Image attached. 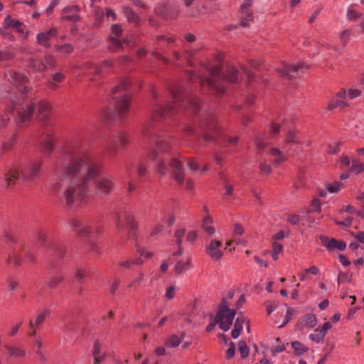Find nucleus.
Listing matches in <instances>:
<instances>
[{"label":"nucleus","mask_w":364,"mask_h":364,"mask_svg":"<svg viewBox=\"0 0 364 364\" xmlns=\"http://www.w3.org/2000/svg\"><path fill=\"white\" fill-rule=\"evenodd\" d=\"M123 13L129 22H133L136 26H139L140 18L131 8L124 7Z\"/></svg>","instance_id":"obj_23"},{"label":"nucleus","mask_w":364,"mask_h":364,"mask_svg":"<svg viewBox=\"0 0 364 364\" xmlns=\"http://www.w3.org/2000/svg\"><path fill=\"white\" fill-rule=\"evenodd\" d=\"M222 244L217 240H213L205 247L206 254L213 259L218 260L223 256V251L220 250Z\"/></svg>","instance_id":"obj_15"},{"label":"nucleus","mask_w":364,"mask_h":364,"mask_svg":"<svg viewBox=\"0 0 364 364\" xmlns=\"http://www.w3.org/2000/svg\"><path fill=\"white\" fill-rule=\"evenodd\" d=\"M30 67L34 71L42 72L45 70L46 65L44 63L38 59H31L30 63Z\"/></svg>","instance_id":"obj_35"},{"label":"nucleus","mask_w":364,"mask_h":364,"mask_svg":"<svg viewBox=\"0 0 364 364\" xmlns=\"http://www.w3.org/2000/svg\"><path fill=\"white\" fill-rule=\"evenodd\" d=\"M143 261L140 259H138L136 261L134 260H127V261H122L119 263V264L121 267H123L124 268H129L131 264H142Z\"/></svg>","instance_id":"obj_51"},{"label":"nucleus","mask_w":364,"mask_h":364,"mask_svg":"<svg viewBox=\"0 0 364 364\" xmlns=\"http://www.w3.org/2000/svg\"><path fill=\"white\" fill-rule=\"evenodd\" d=\"M14 107H10L6 109L3 114L0 115V132L6 127L8 122L10 119L11 113L14 111Z\"/></svg>","instance_id":"obj_32"},{"label":"nucleus","mask_w":364,"mask_h":364,"mask_svg":"<svg viewBox=\"0 0 364 364\" xmlns=\"http://www.w3.org/2000/svg\"><path fill=\"white\" fill-rule=\"evenodd\" d=\"M49 312L48 310H43L41 314H37L34 321V323L36 326H41L46 320V317L48 316Z\"/></svg>","instance_id":"obj_43"},{"label":"nucleus","mask_w":364,"mask_h":364,"mask_svg":"<svg viewBox=\"0 0 364 364\" xmlns=\"http://www.w3.org/2000/svg\"><path fill=\"white\" fill-rule=\"evenodd\" d=\"M287 220L291 225H296L300 220V217L296 214H289L287 215Z\"/></svg>","instance_id":"obj_52"},{"label":"nucleus","mask_w":364,"mask_h":364,"mask_svg":"<svg viewBox=\"0 0 364 364\" xmlns=\"http://www.w3.org/2000/svg\"><path fill=\"white\" fill-rule=\"evenodd\" d=\"M183 337H184V334H183L181 338H178L176 335H172L166 341V346L167 347H176L181 343Z\"/></svg>","instance_id":"obj_34"},{"label":"nucleus","mask_w":364,"mask_h":364,"mask_svg":"<svg viewBox=\"0 0 364 364\" xmlns=\"http://www.w3.org/2000/svg\"><path fill=\"white\" fill-rule=\"evenodd\" d=\"M4 240L8 245L17 244L16 237V235L9 231H5L4 233Z\"/></svg>","instance_id":"obj_38"},{"label":"nucleus","mask_w":364,"mask_h":364,"mask_svg":"<svg viewBox=\"0 0 364 364\" xmlns=\"http://www.w3.org/2000/svg\"><path fill=\"white\" fill-rule=\"evenodd\" d=\"M192 268V265L191 263V258H187L186 262H183L182 260L178 261L175 265L174 269L175 272L177 274H183L184 272H186L188 269H190Z\"/></svg>","instance_id":"obj_26"},{"label":"nucleus","mask_w":364,"mask_h":364,"mask_svg":"<svg viewBox=\"0 0 364 364\" xmlns=\"http://www.w3.org/2000/svg\"><path fill=\"white\" fill-rule=\"evenodd\" d=\"M200 129L205 131L203 134V141L204 143L212 141L216 138L218 134L216 127L215 119L213 114H205L203 117V122L200 123ZM205 146V144H201Z\"/></svg>","instance_id":"obj_10"},{"label":"nucleus","mask_w":364,"mask_h":364,"mask_svg":"<svg viewBox=\"0 0 364 364\" xmlns=\"http://www.w3.org/2000/svg\"><path fill=\"white\" fill-rule=\"evenodd\" d=\"M171 92V100L166 101L159 95L156 90L151 89V117L143 125L141 132L145 139L150 140L153 146L148 154V157L152 161H158L157 173L161 175L165 174L168 163L172 170L174 180L182 185L184 183L183 164L178 156L171 157L170 137L164 132L159 131L156 122L168 117L176 105L184 107L193 112L198 110L199 105L198 98L182 87L172 89Z\"/></svg>","instance_id":"obj_2"},{"label":"nucleus","mask_w":364,"mask_h":364,"mask_svg":"<svg viewBox=\"0 0 364 364\" xmlns=\"http://www.w3.org/2000/svg\"><path fill=\"white\" fill-rule=\"evenodd\" d=\"M279 306V302L276 301H269L266 303V308L268 314L274 311Z\"/></svg>","instance_id":"obj_50"},{"label":"nucleus","mask_w":364,"mask_h":364,"mask_svg":"<svg viewBox=\"0 0 364 364\" xmlns=\"http://www.w3.org/2000/svg\"><path fill=\"white\" fill-rule=\"evenodd\" d=\"M115 223L117 228L121 231L124 228V223L127 226V236L130 240H136V223L134 215L127 210H122L116 213Z\"/></svg>","instance_id":"obj_7"},{"label":"nucleus","mask_w":364,"mask_h":364,"mask_svg":"<svg viewBox=\"0 0 364 364\" xmlns=\"http://www.w3.org/2000/svg\"><path fill=\"white\" fill-rule=\"evenodd\" d=\"M316 317L314 314H307L300 321L301 325L307 328H313L316 326Z\"/></svg>","instance_id":"obj_27"},{"label":"nucleus","mask_w":364,"mask_h":364,"mask_svg":"<svg viewBox=\"0 0 364 364\" xmlns=\"http://www.w3.org/2000/svg\"><path fill=\"white\" fill-rule=\"evenodd\" d=\"M16 143L15 136H12L8 140L4 141L1 143V149L2 154L6 153L9 151L12 146Z\"/></svg>","instance_id":"obj_37"},{"label":"nucleus","mask_w":364,"mask_h":364,"mask_svg":"<svg viewBox=\"0 0 364 364\" xmlns=\"http://www.w3.org/2000/svg\"><path fill=\"white\" fill-rule=\"evenodd\" d=\"M130 82L127 79H122L120 83L114 86L111 91V97L114 101L116 112L109 109L104 112L105 117L107 119H114L117 116L123 117L124 114L128 111L130 103V96L127 93Z\"/></svg>","instance_id":"obj_4"},{"label":"nucleus","mask_w":364,"mask_h":364,"mask_svg":"<svg viewBox=\"0 0 364 364\" xmlns=\"http://www.w3.org/2000/svg\"><path fill=\"white\" fill-rule=\"evenodd\" d=\"M360 94H361V92L359 90H356V89H350L348 91V96L350 99L355 98V97L360 96Z\"/></svg>","instance_id":"obj_64"},{"label":"nucleus","mask_w":364,"mask_h":364,"mask_svg":"<svg viewBox=\"0 0 364 364\" xmlns=\"http://www.w3.org/2000/svg\"><path fill=\"white\" fill-rule=\"evenodd\" d=\"M243 323H245V319L237 317L234 324V328L241 332L243 328Z\"/></svg>","instance_id":"obj_56"},{"label":"nucleus","mask_w":364,"mask_h":364,"mask_svg":"<svg viewBox=\"0 0 364 364\" xmlns=\"http://www.w3.org/2000/svg\"><path fill=\"white\" fill-rule=\"evenodd\" d=\"M320 240L324 247L328 250H333L335 249L339 250H344L346 247V244L343 241L337 240L334 238L329 239L324 235L320 236Z\"/></svg>","instance_id":"obj_17"},{"label":"nucleus","mask_w":364,"mask_h":364,"mask_svg":"<svg viewBox=\"0 0 364 364\" xmlns=\"http://www.w3.org/2000/svg\"><path fill=\"white\" fill-rule=\"evenodd\" d=\"M4 24L5 28L12 27L16 28L18 33H23V29L21 28L22 23L18 20L12 19L10 16L4 19Z\"/></svg>","instance_id":"obj_25"},{"label":"nucleus","mask_w":364,"mask_h":364,"mask_svg":"<svg viewBox=\"0 0 364 364\" xmlns=\"http://www.w3.org/2000/svg\"><path fill=\"white\" fill-rule=\"evenodd\" d=\"M4 348L9 351V358H22L26 355V350L21 347L5 345Z\"/></svg>","instance_id":"obj_21"},{"label":"nucleus","mask_w":364,"mask_h":364,"mask_svg":"<svg viewBox=\"0 0 364 364\" xmlns=\"http://www.w3.org/2000/svg\"><path fill=\"white\" fill-rule=\"evenodd\" d=\"M111 31H112V33L114 35V37H112V40L113 41H116V43L117 44V46H122L121 44L119 43L118 41L117 40V38L119 37L122 32L121 26L119 24H113L111 26Z\"/></svg>","instance_id":"obj_42"},{"label":"nucleus","mask_w":364,"mask_h":364,"mask_svg":"<svg viewBox=\"0 0 364 364\" xmlns=\"http://www.w3.org/2000/svg\"><path fill=\"white\" fill-rule=\"evenodd\" d=\"M308 68L309 65L304 63H299L294 65L282 63L277 68V72L283 77L291 79L299 76L302 70H307Z\"/></svg>","instance_id":"obj_12"},{"label":"nucleus","mask_w":364,"mask_h":364,"mask_svg":"<svg viewBox=\"0 0 364 364\" xmlns=\"http://www.w3.org/2000/svg\"><path fill=\"white\" fill-rule=\"evenodd\" d=\"M33 350L41 362H45L47 356L43 351V341L41 337L33 339Z\"/></svg>","instance_id":"obj_18"},{"label":"nucleus","mask_w":364,"mask_h":364,"mask_svg":"<svg viewBox=\"0 0 364 364\" xmlns=\"http://www.w3.org/2000/svg\"><path fill=\"white\" fill-rule=\"evenodd\" d=\"M65 79V75L61 72H56L50 75V79L47 82L48 87L51 90H55L59 88L60 84Z\"/></svg>","instance_id":"obj_19"},{"label":"nucleus","mask_w":364,"mask_h":364,"mask_svg":"<svg viewBox=\"0 0 364 364\" xmlns=\"http://www.w3.org/2000/svg\"><path fill=\"white\" fill-rule=\"evenodd\" d=\"M203 7L208 9L210 12L219 10V5L214 0H205L203 2Z\"/></svg>","instance_id":"obj_44"},{"label":"nucleus","mask_w":364,"mask_h":364,"mask_svg":"<svg viewBox=\"0 0 364 364\" xmlns=\"http://www.w3.org/2000/svg\"><path fill=\"white\" fill-rule=\"evenodd\" d=\"M94 16H95V22L93 26L95 27H99L101 22L103 20L105 14L102 8L100 6H96L94 9Z\"/></svg>","instance_id":"obj_31"},{"label":"nucleus","mask_w":364,"mask_h":364,"mask_svg":"<svg viewBox=\"0 0 364 364\" xmlns=\"http://www.w3.org/2000/svg\"><path fill=\"white\" fill-rule=\"evenodd\" d=\"M5 77L11 83L14 85L18 90L28 97L32 98V90L26 86L28 77L23 73L10 70L5 73Z\"/></svg>","instance_id":"obj_9"},{"label":"nucleus","mask_w":364,"mask_h":364,"mask_svg":"<svg viewBox=\"0 0 364 364\" xmlns=\"http://www.w3.org/2000/svg\"><path fill=\"white\" fill-rule=\"evenodd\" d=\"M269 154L274 157L273 163L275 164L282 163L287 160L285 154L277 147L270 149Z\"/></svg>","instance_id":"obj_24"},{"label":"nucleus","mask_w":364,"mask_h":364,"mask_svg":"<svg viewBox=\"0 0 364 364\" xmlns=\"http://www.w3.org/2000/svg\"><path fill=\"white\" fill-rule=\"evenodd\" d=\"M56 32V28H52L46 32L39 33L36 36L37 43L41 45L46 43L50 39L55 37Z\"/></svg>","instance_id":"obj_22"},{"label":"nucleus","mask_w":364,"mask_h":364,"mask_svg":"<svg viewBox=\"0 0 364 364\" xmlns=\"http://www.w3.org/2000/svg\"><path fill=\"white\" fill-rule=\"evenodd\" d=\"M28 327H29V329H30V331L28 333V336L30 337V338H33V339H34L35 338H38L37 337V328L38 326H36L34 323V321L33 320H31L28 323Z\"/></svg>","instance_id":"obj_47"},{"label":"nucleus","mask_w":364,"mask_h":364,"mask_svg":"<svg viewBox=\"0 0 364 364\" xmlns=\"http://www.w3.org/2000/svg\"><path fill=\"white\" fill-rule=\"evenodd\" d=\"M235 314L234 310L228 307V304L224 299L218 306L216 314V322H218L220 328L228 331L232 323Z\"/></svg>","instance_id":"obj_8"},{"label":"nucleus","mask_w":364,"mask_h":364,"mask_svg":"<svg viewBox=\"0 0 364 364\" xmlns=\"http://www.w3.org/2000/svg\"><path fill=\"white\" fill-rule=\"evenodd\" d=\"M348 106V104L345 102L341 99H333L328 104V109H333L336 108H343Z\"/></svg>","instance_id":"obj_36"},{"label":"nucleus","mask_w":364,"mask_h":364,"mask_svg":"<svg viewBox=\"0 0 364 364\" xmlns=\"http://www.w3.org/2000/svg\"><path fill=\"white\" fill-rule=\"evenodd\" d=\"M187 166L189 169L192 171H196L199 170V166L196 163L193 159H189L187 161Z\"/></svg>","instance_id":"obj_58"},{"label":"nucleus","mask_w":364,"mask_h":364,"mask_svg":"<svg viewBox=\"0 0 364 364\" xmlns=\"http://www.w3.org/2000/svg\"><path fill=\"white\" fill-rule=\"evenodd\" d=\"M101 173L100 163L82 149L78 140L73 139L62 151L50 187L53 193H62L68 206L75 200H84L92 183L97 194L107 196L114 188V183L108 176H101Z\"/></svg>","instance_id":"obj_1"},{"label":"nucleus","mask_w":364,"mask_h":364,"mask_svg":"<svg viewBox=\"0 0 364 364\" xmlns=\"http://www.w3.org/2000/svg\"><path fill=\"white\" fill-rule=\"evenodd\" d=\"M57 140L55 134L50 131H46L42 134L43 149L47 154H50L55 146V142Z\"/></svg>","instance_id":"obj_16"},{"label":"nucleus","mask_w":364,"mask_h":364,"mask_svg":"<svg viewBox=\"0 0 364 364\" xmlns=\"http://www.w3.org/2000/svg\"><path fill=\"white\" fill-rule=\"evenodd\" d=\"M156 43L159 44H171L175 43V40L173 37H166L164 36H157L156 37Z\"/></svg>","instance_id":"obj_46"},{"label":"nucleus","mask_w":364,"mask_h":364,"mask_svg":"<svg viewBox=\"0 0 364 364\" xmlns=\"http://www.w3.org/2000/svg\"><path fill=\"white\" fill-rule=\"evenodd\" d=\"M213 223V219L210 216H206L203 221L202 228L208 235H213L215 233V228L211 225Z\"/></svg>","instance_id":"obj_30"},{"label":"nucleus","mask_w":364,"mask_h":364,"mask_svg":"<svg viewBox=\"0 0 364 364\" xmlns=\"http://www.w3.org/2000/svg\"><path fill=\"white\" fill-rule=\"evenodd\" d=\"M50 109V103L45 100L38 101L36 104L29 103L17 109L18 118L21 123H26L31 119L36 109V116L46 124L48 119Z\"/></svg>","instance_id":"obj_6"},{"label":"nucleus","mask_w":364,"mask_h":364,"mask_svg":"<svg viewBox=\"0 0 364 364\" xmlns=\"http://www.w3.org/2000/svg\"><path fill=\"white\" fill-rule=\"evenodd\" d=\"M223 59V54H218L215 57V65L208 63L203 65L204 69L208 72L209 77H206L200 70L198 72L191 70L188 73L189 80L191 81L198 80L201 86L205 84L217 94H223L225 90V82H235L242 75V73L233 67L228 68L225 74L221 73L219 63L222 62Z\"/></svg>","instance_id":"obj_3"},{"label":"nucleus","mask_w":364,"mask_h":364,"mask_svg":"<svg viewBox=\"0 0 364 364\" xmlns=\"http://www.w3.org/2000/svg\"><path fill=\"white\" fill-rule=\"evenodd\" d=\"M128 141L122 133L111 134L105 141V148L112 155H115L120 147L124 146Z\"/></svg>","instance_id":"obj_13"},{"label":"nucleus","mask_w":364,"mask_h":364,"mask_svg":"<svg viewBox=\"0 0 364 364\" xmlns=\"http://www.w3.org/2000/svg\"><path fill=\"white\" fill-rule=\"evenodd\" d=\"M63 21H78L80 20V16L77 14H68L65 15L62 17Z\"/></svg>","instance_id":"obj_60"},{"label":"nucleus","mask_w":364,"mask_h":364,"mask_svg":"<svg viewBox=\"0 0 364 364\" xmlns=\"http://www.w3.org/2000/svg\"><path fill=\"white\" fill-rule=\"evenodd\" d=\"M120 284V279L118 278H115L110 284L111 287L109 292L111 294H114L116 289L118 288L119 285Z\"/></svg>","instance_id":"obj_62"},{"label":"nucleus","mask_w":364,"mask_h":364,"mask_svg":"<svg viewBox=\"0 0 364 364\" xmlns=\"http://www.w3.org/2000/svg\"><path fill=\"white\" fill-rule=\"evenodd\" d=\"M341 144L338 142L334 143L333 144H330L328 146V152L336 154L339 151V147Z\"/></svg>","instance_id":"obj_57"},{"label":"nucleus","mask_w":364,"mask_h":364,"mask_svg":"<svg viewBox=\"0 0 364 364\" xmlns=\"http://www.w3.org/2000/svg\"><path fill=\"white\" fill-rule=\"evenodd\" d=\"M309 338L316 343L323 342V339L318 333V328L315 329L314 333L309 335Z\"/></svg>","instance_id":"obj_55"},{"label":"nucleus","mask_w":364,"mask_h":364,"mask_svg":"<svg viewBox=\"0 0 364 364\" xmlns=\"http://www.w3.org/2000/svg\"><path fill=\"white\" fill-rule=\"evenodd\" d=\"M235 355V346L232 342L230 343V347L226 350V357L228 359L232 358Z\"/></svg>","instance_id":"obj_63"},{"label":"nucleus","mask_w":364,"mask_h":364,"mask_svg":"<svg viewBox=\"0 0 364 364\" xmlns=\"http://www.w3.org/2000/svg\"><path fill=\"white\" fill-rule=\"evenodd\" d=\"M77 232L80 235L89 236L92 233L93 230L90 226L83 225L80 229L77 230Z\"/></svg>","instance_id":"obj_48"},{"label":"nucleus","mask_w":364,"mask_h":364,"mask_svg":"<svg viewBox=\"0 0 364 364\" xmlns=\"http://www.w3.org/2000/svg\"><path fill=\"white\" fill-rule=\"evenodd\" d=\"M63 279L64 277L62 275L53 276L49 281H48L47 287L50 289L55 288L57 285L60 284Z\"/></svg>","instance_id":"obj_41"},{"label":"nucleus","mask_w":364,"mask_h":364,"mask_svg":"<svg viewBox=\"0 0 364 364\" xmlns=\"http://www.w3.org/2000/svg\"><path fill=\"white\" fill-rule=\"evenodd\" d=\"M79 68L83 71V72H85V71H89L88 72V75L90 74H92V73H96V74H98V73H101V68L97 66V65H93L90 63H85L83 64H82ZM84 74H85V73H84Z\"/></svg>","instance_id":"obj_29"},{"label":"nucleus","mask_w":364,"mask_h":364,"mask_svg":"<svg viewBox=\"0 0 364 364\" xmlns=\"http://www.w3.org/2000/svg\"><path fill=\"white\" fill-rule=\"evenodd\" d=\"M347 16L349 20L354 21L361 16V14L355 10H348L347 12Z\"/></svg>","instance_id":"obj_54"},{"label":"nucleus","mask_w":364,"mask_h":364,"mask_svg":"<svg viewBox=\"0 0 364 364\" xmlns=\"http://www.w3.org/2000/svg\"><path fill=\"white\" fill-rule=\"evenodd\" d=\"M42 161L36 160L26 165H18L9 170L4 177L6 188H10L16 181L21 179L26 182L33 181L39 174Z\"/></svg>","instance_id":"obj_5"},{"label":"nucleus","mask_w":364,"mask_h":364,"mask_svg":"<svg viewBox=\"0 0 364 364\" xmlns=\"http://www.w3.org/2000/svg\"><path fill=\"white\" fill-rule=\"evenodd\" d=\"M252 6V0H245L239 11L240 25L242 27L250 26V22L253 21V13L251 10Z\"/></svg>","instance_id":"obj_14"},{"label":"nucleus","mask_w":364,"mask_h":364,"mask_svg":"<svg viewBox=\"0 0 364 364\" xmlns=\"http://www.w3.org/2000/svg\"><path fill=\"white\" fill-rule=\"evenodd\" d=\"M86 273H87V270L85 268L79 267L75 271V277L77 279L80 280L85 277Z\"/></svg>","instance_id":"obj_53"},{"label":"nucleus","mask_w":364,"mask_h":364,"mask_svg":"<svg viewBox=\"0 0 364 364\" xmlns=\"http://www.w3.org/2000/svg\"><path fill=\"white\" fill-rule=\"evenodd\" d=\"M239 351L240 353L241 357L243 358H246L249 355V348L243 342L240 343Z\"/></svg>","instance_id":"obj_49"},{"label":"nucleus","mask_w":364,"mask_h":364,"mask_svg":"<svg viewBox=\"0 0 364 364\" xmlns=\"http://www.w3.org/2000/svg\"><path fill=\"white\" fill-rule=\"evenodd\" d=\"M60 0H53L48 7L46 10V13L48 16L50 15L53 11V9L55 6H57L59 3Z\"/></svg>","instance_id":"obj_61"},{"label":"nucleus","mask_w":364,"mask_h":364,"mask_svg":"<svg viewBox=\"0 0 364 364\" xmlns=\"http://www.w3.org/2000/svg\"><path fill=\"white\" fill-rule=\"evenodd\" d=\"M79 11H80V8L77 6H70L64 8V9L63 10V14L72 13V14H75Z\"/></svg>","instance_id":"obj_59"},{"label":"nucleus","mask_w":364,"mask_h":364,"mask_svg":"<svg viewBox=\"0 0 364 364\" xmlns=\"http://www.w3.org/2000/svg\"><path fill=\"white\" fill-rule=\"evenodd\" d=\"M178 290V287L175 283L171 284L166 289L165 298L167 299H172L174 298L175 293Z\"/></svg>","instance_id":"obj_39"},{"label":"nucleus","mask_w":364,"mask_h":364,"mask_svg":"<svg viewBox=\"0 0 364 364\" xmlns=\"http://www.w3.org/2000/svg\"><path fill=\"white\" fill-rule=\"evenodd\" d=\"M291 346L294 349V352L297 355H301L308 350L307 347L298 341L292 342Z\"/></svg>","instance_id":"obj_40"},{"label":"nucleus","mask_w":364,"mask_h":364,"mask_svg":"<svg viewBox=\"0 0 364 364\" xmlns=\"http://www.w3.org/2000/svg\"><path fill=\"white\" fill-rule=\"evenodd\" d=\"M102 343L98 340L94 342L92 356L94 358V364H100L106 357V353L102 352Z\"/></svg>","instance_id":"obj_20"},{"label":"nucleus","mask_w":364,"mask_h":364,"mask_svg":"<svg viewBox=\"0 0 364 364\" xmlns=\"http://www.w3.org/2000/svg\"><path fill=\"white\" fill-rule=\"evenodd\" d=\"M11 261L15 266L18 267L23 261L33 262L34 257L30 252L28 247L17 245L14 247L11 255L9 256L8 262Z\"/></svg>","instance_id":"obj_11"},{"label":"nucleus","mask_w":364,"mask_h":364,"mask_svg":"<svg viewBox=\"0 0 364 364\" xmlns=\"http://www.w3.org/2000/svg\"><path fill=\"white\" fill-rule=\"evenodd\" d=\"M298 140V137L294 131L288 132L285 140V146H291L294 144H301Z\"/></svg>","instance_id":"obj_33"},{"label":"nucleus","mask_w":364,"mask_h":364,"mask_svg":"<svg viewBox=\"0 0 364 364\" xmlns=\"http://www.w3.org/2000/svg\"><path fill=\"white\" fill-rule=\"evenodd\" d=\"M350 171L358 174L364 171V164L359 163L357 160H354L353 161V165L350 168Z\"/></svg>","instance_id":"obj_45"},{"label":"nucleus","mask_w":364,"mask_h":364,"mask_svg":"<svg viewBox=\"0 0 364 364\" xmlns=\"http://www.w3.org/2000/svg\"><path fill=\"white\" fill-rule=\"evenodd\" d=\"M63 331L65 333H75L77 328V324L75 321H73L68 318H63Z\"/></svg>","instance_id":"obj_28"}]
</instances>
